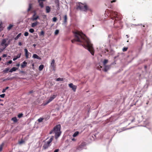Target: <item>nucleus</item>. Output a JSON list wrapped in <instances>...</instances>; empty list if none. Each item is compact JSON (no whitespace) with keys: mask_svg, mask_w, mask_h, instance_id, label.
Here are the masks:
<instances>
[{"mask_svg":"<svg viewBox=\"0 0 152 152\" xmlns=\"http://www.w3.org/2000/svg\"><path fill=\"white\" fill-rule=\"evenodd\" d=\"M43 120V118H40L38 119V121L39 122H42Z\"/></svg>","mask_w":152,"mask_h":152,"instance_id":"nucleus-40","label":"nucleus"},{"mask_svg":"<svg viewBox=\"0 0 152 152\" xmlns=\"http://www.w3.org/2000/svg\"><path fill=\"white\" fill-rule=\"evenodd\" d=\"M73 33L75 38L72 40V42L73 43L76 41L82 43V45L87 49L92 55H94V52L92 45L85 35L78 31H74Z\"/></svg>","mask_w":152,"mask_h":152,"instance_id":"nucleus-1","label":"nucleus"},{"mask_svg":"<svg viewBox=\"0 0 152 152\" xmlns=\"http://www.w3.org/2000/svg\"><path fill=\"white\" fill-rule=\"evenodd\" d=\"M55 61L53 59L52 61L50 64V66L53 68V70L55 71Z\"/></svg>","mask_w":152,"mask_h":152,"instance_id":"nucleus-10","label":"nucleus"},{"mask_svg":"<svg viewBox=\"0 0 152 152\" xmlns=\"http://www.w3.org/2000/svg\"><path fill=\"white\" fill-rule=\"evenodd\" d=\"M4 143H2L0 146V151H2L3 147L4 145Z\"/></svg>","mask_w":152,"mask_h":152,"instance_id":"nucleus-29","label":"nucleus"},{"mask_svg":"<svg viewBox=\"0 0 152 152\" xmlns=\"http://www.w3.org/2000/svg\"><path fill=\"white\" fill-rule=\"evenodd\" d=\"M9 88V87H6V88H5V89H3L2 90V92L3 93H4V92H5L6 91V90L8 89V88Z\"/></svg>","mask_w":152,"mask_h":152,"instance_id":"nucleus-35","label":"nucleus"},{"mask_svg":"<svg viewBox=\"0 0 152 152\" xmlns=\"http://www.w3.org/2000/svg\"><path fill=\"white\" fill-rule=\"evenodd\" d=\"M12 120L13 121L15 122H16L17 121V120L16 117H13L12 118Z\"/></svg>","mask_w":152,"mask_h":152,"instance_id":"nucleus-27","label":"nucleus"},{"mask_svg":"<svg viewBox=\"0 0 152 152\" xmlns=\"http://www.w3.org/2000/svg\"><path fill=\"white\" fill-rule=\"evenodd\" d=\"M127 42H129V41H128H128H127Z\"/></svg>","mask_w":152,"mask_h":152,"instance_id":"nucleus-58","label":"nucleus"},{"mask_svg":"<svg viewBox=\"0 0 152 152\" xmlns=\"http://www.w3.org/2000/svg\"><path fill=\"white\" fill-rule=\"evenodd\" d=\"M9 68H6L4 70L3 72L4 73H6L9 70Z\"/></svg>","mask_w":152,"mask_h":152,"instance_id":"nucleus-32","label":"nucleus"},{"mask_svg":"<svg viewBox=\"0 0 152 152\" xmlns=\"http://www.w3.org/2000/svg\"><path fill=\"white\" fill-rule=\"evenodd\" d=\"M21 55V53L18 54L17 55V56L14 57L13 58V61H15L16 60H17L18 58H20V57Z\"/></svg>","mask_w":152,"mask_h":152,"instance_id":"nucleus-18","label":"nucleus"},{"mask_svg":"<svg viewBox=\"0 0 152 152\" xmlns=\"http://www.w3.org/2000/svg\"><path fill=\"white\" fill-rule=\"evenodd\" d=\"M77 9L84 12H86L88 10H90L86 5L83 4L81 3H79L77 4Z\"/></svg>","mask_w":152,"mask_h":152,"instance_id":"nucleus-4","label":"nucleus"},{"mask_svg":"<svg viewBox=\"0 0 152 152\" xmlns=\"http://www.w3.org/2000/svg\"><path fill=\"white\" fill-rule=\"evenodd\" d=\"M29 31L31 33H33L34 31V30L33 28H30L29 29Z\"/></svg>","mask_w":152,"mask_h":152,"instance_id":"nucleus-34","label":"nucleus"},{"mask_svg":"<svg viewBox=\"0 0 152 152\" xmlns=\"http://www.w3.org/2000/svg\"><path fill=\"white\" fill-rule=\"evenodd\" d=\"M44 68V65H40L39 67V71H42Z\"/></svg>","mask_w":152,"mask_h":152,"instance_id":"nucleus-22","label":"nucleus"},{"mask_svg":"<svg viewBox=\"0 0 152 152\" xmlns=\"http://www.w3.org/2000/svg\"><path fill=\"white\" fill-rule=\"evenodd\" d=\"M24 35L25 36H27L28 35V32H26L24 33Z\"/></svg>","mask_w":152,"mask_h":152,"instance_id":"nucleus-42","label":"nucleus"},{"mask_svg":"<svg viewBox=\"0 0 152 152\" xmlns=\"http://www.w3.org/2000/svg\"><path fill=\"white\" fill-rule=\"evenodd\" d=\"M50 7L48 6H47L46 7V12L47 13H49L50 11Z\"/></svg>","mask_w":152,"mask_h":152,"instance_id":"nucleus-20","label":"nucleus"},{"mask_svg":"<svg viewBox=\"0 0 152 152\" xmlns=\"http://www.w3.org/2000/svg\"><path fill=\"white\" fill-rule=\"evenodd\" d=\"M116 1V0H113L112 1H111V3H112L113 2H115Z\"/></svg>","mask_w":152,"mask_h":152,"instance_id":"nucleus-51","label":"nucleus"},{"mask_svg":"<svg viewBox=\"0 0 152 152\" xmlns=\"http://www.w3.org/2000/svg\"><path fill=\"white\" fill-rule=\"evenodd\" d=\"M29 53L28 52L26 54H25V56L26 58H28V54H29Z\"/></svg>","mask_w":152,"mask_h":152,"instance_id":"nucleus-41","label":"nucleus"},{"mask_svg":"<svg viewBox=\"0 0 152 152\" xmlns=\"http://www.w3.org/2000/svg\"><path fill=\"white\" fill-rule=\"evenodd\" d=\"M3 30V27L2 25V23L1 22L0 23V30L1 31Z\"/></svg>","mask_w":152,"mask_h":152,"instance_id":"nucleus-31","label":"nucleus"},{"mask_svg":"<svg viewBox=\"0 0 152 152\" xmlns=\"http://www.w3.org/2000/svg\"><path fill=\"white\" fill-rule=\"evenodd\" d=\"M53 136H52L49 139V140L47 141V142H45L47 144H48L50 146V143L51 142H52L53 139Z\"/></svg>","mask_w":152,"mask_h":152,"instance_id":"nucleus-11","label":"nucleus"},{"mask_svg":"<svg viewBox=\"0 0 152 152\" xmlns=\"http://www.w3.org/2000/svg\"><path fill=\"white\" fill-rule=\"evenodd\" d=\"M7 56V55L6 54H4L2 55V57L3 58L6 57Z\"/></svg>","mask_w":152,"mask_h":152,"instance_id":"nucleus-48","label":"nucleus"},{"mask_svg":"<svg viewBox=\"0 0 152 152\" xmlns=\"http://www.w3.org/2000/svg\"><path fill=\"white\" fill-rule=\"evenodd\" d=\"M36 14V13L35 12L34 13V14L33 15L32 17H31V19L33 21L36 20L38 19L39 18V17L37 15L36 16H35V15Z\"/></svg>","mask_w":152,"mask_h":152,"instance_id":"nucleus-9","label":"nucleus"},{"mask_svg":"<svg viewBox=\"0 0 152 152\" xmlns=\"http://www.w3.org/2000/svg\"><path fill=\"white\" fill-rule=\"evenodd\" d=\"M50 146L49 145L47 144L45 142V144L43 145V149L45 150L48 148Z\"/></svg>","mask_w":152,"mask_h":152,"instance_id":"nucleus-17","label":"nucleus"},{"mask_svg":"<svg viewBox=\"0 0 152 152\" xmlns=\"http://www.w3.org/2000/svg\"><path fill=\"white\" fill-rule=\"evenodd\" d=\"M79 133V132L78 131H76L73 134V137H76Z\"/></svg>","mask_w":152,"mask_h":152,"instance_id":"nucleus-24","label":"nucleus"},{"mask_svg":"<svg viewBox=\"0 0 152 152\" xmlns=\"http://www.w3.org/2000/svg\"><path fill=\"white\" fill-rule=\"evenodd\" d=\"M85 143L84 142H83L78 147L77 149L80 151L81 150L85 148Z\"/></svg>","mask_w":152,"mask_h":152,"instance_id":"nucleus-6","label":"nucleus"},{"mask_svg":"<svg viewBox=\"0 0 152 152\" xmlns=\"http://www.w3.org/2000/svg\"><path fill=\"white\" fill-rule=\"evenodd\" d=\"M69 87L72 88L74 92H75L77 88V86L74 85L72 83H70L69 84Z\"/></svg>","mask_w":152,"mask_h":152,"instance_id":"nucleus-8","label":"nucleus"},{"mask_svg":"<svg viewBox=\"0 0 152 152\" xmlns=\"http://www.w3.org/2000/svg\"><path fill=\"white\" fill-rule=\"evenodd\" d=\"M45 0H38L39 4V5L41 8H43L44 6L42 1H45Z\"/></svg>","mask_w":152,"mask_h":152,"instance_id":"nucleus-13","label":"nucleus"},{"mask_svg":"<svg viewBox=\"0 0 152 152\" xmlns=\"http://www.w3.org/2000/svg\"><path fill=\"white\" fill-rule=\"evenodd\" d=\"M13 25L12 24H10L9 26L7 27V29L9 30L12 28L13 27Z\"/></svg>","mask_w":152,"mask_h":152,"instance_id":"nucleus-30","label":"nucleus"},{"mask_svg":"<svg viewBox=\"0 0 152 152\" xmlns=\"http://www.w3.org/2000/svg\"><path fill=\"white\" fill-rule=\"evenodd\" d=\"M16 66H20V64H18L17 65H16Z\"/></svg>","mask_w":152,"mask_h":152,"instance_id":"nucleus-55","label":"nucleus"},{"mask_svg":"<svg viewBox=\"0 0 152 152\" xmlns=\"http://www.w3.org/2000/svg\"><path fill=\"white\" fill-rule=\"evenodd\" d=\"M108 62V60L107 59H105L104 60L103 62V64L104 66L106 65V64H107Z\"/></svg>","mask_w":152,"mask_h":152,"instance_id":"nucleus-25","label":"nucleus"},{"mask_svg":"<svg viewBox=\"0 0 152 152\" xmlns=\"http://www.w3.org/2000/svg\"><path fill=\"white\" fill-rule=\"evenodd\" d=\"M27 62L26 61H23L21 64V66L22 68H24L26 66Z\"/></svg>","mask_w":152,"mask_h":152,"instance_id":"nucleus-14","label":"nucleus"},{"mask_svg":"<svg viewBox=\"0 0 152 152\" xmlns=\"http://www.w3.org/2000/svg\"><path fill=\"white\" fill-rule=\"evenodd\" d=\"M57 95H53L51 96L50 99L47 101L46 104H47L49 102L52 101L57 96Z\"/></svg>","mask_w":152,"mask_h":152,"instance_id":"nucleus-7","label":"nucleus"},{"mask_svg":"<svg viewBox=\"0 0 152 152\" xmlns=\"http://www.w3.org/2000/svg\"><path fill=\"white\" fill-rule=\"evenodd\" d=\"M126 36L127 37V38H128V37H129V36H128V35H126Z\"/></svg>","mask_w":152,"mask_h":152,"instance_id":"nucleus-57","label":"nucleus"},{"mask_svg":"<svg viewBox=\"0 0 152 152\" xmlns=\"http://www.w3.org/2000/svg\"><path fill=\"white\" fill-rule=\"evenodd\" d=\"M59 151L58 149H56L55 150L54 152H58Z\"/></svg>","mask_w":152,"mask_h":152,"instance_id":"nucleus-49","label":"nucleus"},{"mask_svg":"<svg viewBox=\"0 0 152 152\" xmlns=\"http://www.w3.org/2000/svg\"><path fill=\"white\" fill-rule=\"evenodd\" d=\"M24 142V141L23 140H22L20 141H19V143L20 144H22Z\"/></svg>","mask_w":152,"mask_h":152,"instance_id":"nucleus-43","label":"nucleus"},{"mask_svg":"<svg viewBox=\"0 0 152 152\" xmlns=\"http://www.w3.org/2000/svg\"><path fill=\"white\" fill-rule=\"evenodd\" d=\"M56 81H62L63 80V78H62L59 77V78H57L56 79Z\"/></svg>","mask_w":152,"mask_h":152,"instance_id":"nucleus-28","label":"nucleus"},{"mask_svg":"<svg viewBox=\"0 0 152 152\" xmlns=\"http://www.w3.org/2000/svg\"><path fill=\"white\" fill-rule=\"evenodd\" d=\"M5 95V94H2L0 95V96L1 98H4V97Z\"/></svg>","mask_w":152,"mask_h":152,"instance_id":"nucleus-44","label":"nucleus"},{"mask_svg":"<svg viewBox=\"0 0 152 152\" xmlns=\"http://www.w3.org/2000/svg\"><path fill=\"white\" fill-rule=\"evenodd\" d=\"M44 32L43 31H42L41 32L40 34V36H44Z\"/></svg>","mask_w":152,"mask_h":152,"instance_id":"nucleus-36","label":"nucleus"},{"mask_svg":"<svg viewBox=\"0 0 152 152\" xmlns=\"http://www.w3.org/2000/svg\"><path fill=\"white\" fill-rule=\"evenodd\" d=\"M24 50L25 52V54H26L27 53H28V50L27 49L25 48Z\"/></svg>","mask_w":152,"mask_h":152,"instance_id":"nucleus-45","label":"nucleus"},{"mask_svg":"<svg viewBox=\"0 0 152 152\" xmlns=\"http://www.w3.org/2000/svg\"><path fill=\"white\" fill-rule=\"evenodd\" d=\"M36 44H34L33 45V46L34 47H35V46H36Z\"/></svg>","mask_w":152,"mask_h":152,"instance_id":"nucleus-54","label":"nucleus"},{"mask_svg":"<svg viewBox=\"0 0 152 152\" xmlns=\"http://www.w3.org/2000/svg\"><path fill=\"white\" fill-rule=\"evenodd\" d=\"M134 119H132V120L131 122H133L134 121Z\"/></svg>","mask_w":152,"mask_h":152,"instance_id":"nucleus-56","label":"nucleus"},{"mask_svg":"<svg viewBox=\"0 0 152 152\" xmlns=\"http://www.w3.org/2000/svg\"><path fill=\"white\" fill-rule=\"evenodd\" d=\"M72 140L73 141H75L76 140V139L74 138H73L72 139Z\"/></svg>","mask_w":152,"mask_h":152,"instance_id":"nucleus-52","label":"nucleus"},{"mask_svg":"<svg viewBox=\"0 0 152 152\" xmlns=\"http://www.w3.org/2000/svg\"><path fill=\"white\" fill-rule=\"evenodd\" d=\"M56 7H57V10H59L60 8H59V5L58 4H57Z\"/></svg>","mask_w":152,"mask_h":152,"instance_id":"nucleus-47","label":"nucleus"},{"mask_svg":"<svg viewBox=\"0 0 152 152\" xmlns=\"http://www.w3.org/2000/svg\"><path fill=\"white\" fill-rule=\"evenodd\" d=\"M18 45L19 46H21L22 45V43L20 42H19L18 43Z\"/></svg>","mask_w":152,"mask_h":152,"instance_id":"nucleus-50","label":"nucleus"},{"mask_svg":"<svg viewBox=\"0 0 152 152\" xmlns=\"http://www.w3.org/2000/svg\"><path fill=\"white\" fill-rule=\"evenodd\" d=\"M23 114L22 113H20V114H19L18 115V117L19 118H20L21 117H22L23 116Z\"/></svg>","mask_w":152,"mask_h":152,"instance_id":"nucleus-39","label":"nucleus"},{"mask_svg":"<svg viewBox=\"0 0 152 152\" xmlns=\"http://www.w3.org/2000/svg\"><path fill=\"white\" fill-rule=\"evenodd\" d=\"M32 7V4H30L29 5V7L27 10L28 12L31 9Z\"/></svg>","mask_w":152,"mask_h":152,"instance_id":"nucleus-26","label":"nucleus"},{"mask_svg":"<svg viewBox=\"0 0 152 152\" xmlns=\"http://www.w3.org/2000/svg\"><path fill=\"white\" fill-rule=\"evenodd\" d=\"M33 92V91H29V93L30 94H31V93H32Z\"/></svg>","mask_w":152,"mask_h":152,"instance_id":"nucleus-53","label":"nucleus"},{"mask_svg":"<svg viewBox=\"0 0 152 152\" xmlns=\"http://www.w3.org/2000/svg\"><path fill=\"white\" fill-rule=\"evenodd\" d=\"M128 48L127 47H124L123 49V51L125 52L127 50Z\"/></svg>","mask_w":152,"mask_h":152,"instance_id":"nucleus-38","label":"nucleus"},{"mask_svg":"<svg viewBox=\"0 0 152 152\" xmlns=\"http://www.w3.org/2000/svg\"><path fill=\"white\" fill-rule=\"evenodd\" d=\"M18 69V68L15 67H13L9 71V72H12L15 71Z\"/></svg>","mask_w":152,"mask_h":152,"instance_id":"nucleus-19","label":"nucleus"},{"mask_svg":"<svg viewBox=\"0 0 152 152\" xmlns=\"http://www.w3.org/2000/svg\"><path fill=\"white\" fill-rule=\"evenodd\" d=\"M110 15L113 16L111 18L113 20L115 19V20H116L118 19H120V18H119V17L118 16V15L117 13L115 12H112L110 13Z\"/></svg>","mask_w":152,"mask_h":152,"instance_id":"nucleus-5","label":"nucleus"},{"mask_svg":"<svg viewBox=\"0 0 152 152\" xmlns=\"http://www.w3.org/2000/svg\"><path fill=\"white\" fill-rule=\"evenodd\" d=\"M12 63V60H10L7 62V64H11Z\"/></svg>","mask_w":152,"mask_h":152,"instance_id":"nucleus-46","label":"nucleus"},{"mask_svg":"<svg viewBox=\"0 0 152 152\" xmlns=\"http://www.w3.org/2000/svg\"><path fill=\"white\" fill-rule=\"evenodd\" d=\"M104 71L105 72H107L110 68V66L109 65H105L104 66Z\"/></svg>","mask_w":152,"mask_h":152,"instance_id":"nucleus-16","label":"nucleus"},{"mask_svg":"<svg viewBox=\"0 0 152 152\" xmlns=\"http://www.w3.org/2000/svg\"><path fill=\"white\" fill-rule=\"evenodd\" d=\"M21 33H19L17 35V36L15 38V40H17L21 36Z\"/></svg>","mask_w":152,"mask_h":152,"instance_id":"nucleus-23","label":"nucleus"},{"mask_svg":"<svg viewBox=\"0 0 152 152\" xmlns=\"http://www.w3.org/2000/svg\"><path fill=\"white\" fill-rule=\"evenodd\" d=\"M61 126L60 124H58L55 126L53 129L50 132L49 134H55V137L56 139L61 135V132L60 131Z\"/></svg>","mask_w":152,"mask_h":152,"instance_id":"nucleus-2","label":"nucleus"},{"mask_svg":"<svg viewBox=\"0 0 152 152\" xmlns=\"http://www.w3.org/2000/svg\"><path fill=\"white\" fill-rule=\"evenodd\" d=\"M57 20V18L56 17H53V21L54 22H56Z\"/></svg>","mask_w":152,"mask_h":152,"instance_id":"nucleus-37","label":"nucleus"},{"mask_svg":"<svg viewBox=\"0 0 152 152\" xmlns=\"http://www.w3.org/2000/svg\"><path fill=\"white\" fill-rule=\"evenodd\" d=\"M38 23V22L37 21L36 22L32 23L31 26V27H34L36 26H37Z\"/></svg>","mask_w":152,"mask_h":152,"instance_id":"nucleus-21","label":"nucleus"},{"mask_svg":"<svg viewBox=\"0 0 152 152\" xmlns=\"http://www.w3.org/2000/svg\"><path fill=\"white\" fill-rule=\"evenodd\" d=\"M32 57L34 58H36L39 60H41V59L40 57H39L37 55L35 54L33 55Z\"/></svg>","mask_w":152,"mask_h":152,"instance_id":"nucleus-15","label":"nucleus"},{"mask_svg":"<svg viewBox=\"0 0 152 152\" xmlns=\"http://www.w3.org/2000/svg\"><path fill=\"white\" fill-rule=\"evenodd\" d=\"M59 32V30H58V29L56 30L55 31V32L54 33L56 35H57L58 34Z\"/></svg>","mask_w":152,"mask_h":152,"instance_id":"nucleus-33","label":"nucleus"},{"mask_svg":"<svg viewBox=\"0 0 152 152\" xmlns=\"http://www.w3.org/2000/svg\"><path fill=\"white\" fill-rule=\"evenodd\" d=\"M67 17L66 15H64V20L63 21V22L62 23L63 25H66V24L67 23Z\"/></svg>","mask_w":152,"mask_h":152,"instance_id":"nucleus-12","label":"nucleus"},{"mask_svg":"<svg viewBox=\"0 0 152 152\" xmlns=\"http://www.w3.org/2000/svg\"><path fill=\"white\" fill-rule=\"evenodd\" d=\"M8 38L3 39L1 42V45L2 47V48H0V53L2 52L5 48L9 45L11 41L10 39L9 41Z\"/></svg>","mask_w":152,"mask_h":152,"instance_id":"nucleus-3","label":"nucleus"}]
</instances>
